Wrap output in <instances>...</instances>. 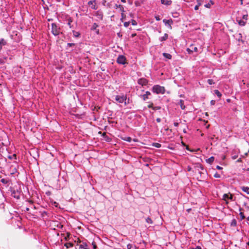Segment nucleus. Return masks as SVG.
<instances>
[{"label": "nucleus", "mask_w": 249, "mask_h": 249, "mask_svg": "<svg viewBox=\"0 0 249 249\" xmlns=\"http://www.w3.org/2000/svg\"><path fill=\"white\" fill-rule=\"evenodd\" d=\"M115 99L117 102H118L119 103H123L124 102L125 105L127 104L126 102V96L125 95H116L115 96Z\"/></svg>", "instance_id": "nucleus-5"}, {"label": "nucleus", "mask_w": 249, "mask_h": 249, "mask_svg": "<svg viewBox=\"0 0 249 249\" xmlns=\"http://www.w3.org/2000/svg\"><path fill=\"white\" fill-rule=\"evenodd\" d=\"M188 171H190V168L188 167Z\"/></svg>", "instance_id": "nucleus-64"}, {"label": "nucleus", "mask_w": 249, "mask_h": 249, "mask_svg": "<svg viewBox=\"0 0 249 249\" xmlns=\"http://www.w3.org/2000/svg\"><path fill=\"white\" fill-rule=\"evenodd\" d=\"M241 189H242V190L243 192H246L247 194H249V187L242 186L241 187Z\"/></svg>", "instance_id": "nucleus-16"}, {"label": "nucleus", "mask_w": 249, "mask_h": 249, "mask_svg": "<svg viewBox=\"0 0 249 249\" xmlns=\"http://www.w3.org/2000/svg\"><path fill=\"white\" fill-rule=\"evenodd\" d=\"M183 132H184V133H186V130H185V129H184V130H183Z\"/></svg>", "instance_id": "nucleus-59"}, {"label": "nucleus", "mask_w": 249, "mask_h": 249, "mask_svg": "<svg viewBox=\"0 0 249 249\" xmlns=\"http://www.w3.org/2000/svg\"><path fill=\"white\" fill-rule=\"evenodd\" d=\"M2 46L0 45V51L2 49Z\"/></svg>", "instance_id": "nucleus-57"}, {"label": "nucleus", "mask_w": 249, "mask_h": 249, "mask_svg": "<svg viewBox=\"0 0 249 249\" xmlns=\"http://www.w3.org/2000/svg\"><path fill=\"white\" fill-rule=\"evenodd\" d=\"M121 1L123 3H125L126 2L125 0H121Z\"/></svg>", "instance_id": "nucleus-54"}, {"label": "nucleus", "mask_w": 249, "mask_h": 249, "mask_svg": "<svg viewBox=\"0 0 249 249\" xmlns=\"http://www.w3.org/2000/svg\"><path fill=\"white\" fill-rule=\"evenodd\" d=\"M192 249H201L200 246H197L196 248H192Z\"/></svg>", "instance_id": "nucleus-48"}, {"label": "nucleus", "mask_w": 249, "mask_h": 249, "mask_svg": "<svg viewBox=\"0 0 249 249\" xmlns=\"http://www.w3.org/2000/svg\"><path fill=\"white\" fill-rule=\"evenodd\" d=\"M239 215L241 217V220H243L245 218V216H244L243 213L240 212Z\"/></svg>", "instance_id": "nucleus-32"}, {"label": "nucleus", "mask_w": 249, "mask_h": 249, "mask_svg": "<svg viewBox=\"0 0 249 249\" xmlns=\"http://www.w3.org/2000/svg\"><path fill=\"white\" fill-rule=\"evenodd\" d=\"M73 36L75 37H78L80 36L79 32L72 30Z\"/></svg>", "instance_id": "nucleus-20"}, {"label": "nucleus", "mask_w": 249, "mask_h": 249, "mask_svg": "<svg viewBox=\"0 0 249 249\" xmlns=\"http://www.w3.org/2000/svg\"><path fill=\"white\" fill-rule=\"evenodd\" d=\"M75 45V44L74 43H68L67 44V46L71 47H72V46H74Z\"/></svg>", "instance_id": "nucleus-37"}, {"label": "nucleus", "mask_w": 249, "mask_h": 249, "mask_svg": "<svg viewBox=\"0 0 249 249\" xmlns=\"http://www.w3.org/2000/svg\"><path fill=\"white\" fill-rule=\"evenodd\" d=\"M155 18H156V20H157V21H159L160 20V16H155Z\"/></svg>", "instance_id": "nucleus-41"}, {"label": "nucleus", "mask_w": 249, "mask_h": 249, "mask_svg": "<svg viewBox=\"0 0 249 249\" xmlns=\"http://www.w3.org/2000/svg\"><path fill=\"white\" fill-rule=\"evenodd\" d=\"M160 107H153L152 109L156 110L160 109Z\"/></svg>", "instance_id": "nucleus-39"}, {"label": "nucleus", "mask_w": 249, "mask_h": 249, "mask_svg": "<svg viewBox=\"0 0 249 249\" xmlns=\"http://www.w3.org/2000/svg\"><path fill=\"white\" fill-rule=\"evenodd\" d=\"M222 200L225 201L226 205H228L229 203V200L234 201L235 199L233 198V195L229 193L228 194H224L223 195Z\"/></svg>", "instance_id": "nucleus-4"}, {"label": "nucleus", "mask_w": 249, "mask_h": 249, "mask_svg": "<svg viewBox=\"0 0 249 249\" xmlns=\"http://www.w3.org/2000/svg\"><path fill=\"white\" fill-rule=\"evenodd\" d=\"M92 245L93 246V248L94 249H96V248H97V246L95 244V243L93 242L92 243Z\"/></svg>", "instance_id": "nucleus-43"}, {"label": "nucleus", "mask_w": 249, "mask_h": 249, "mask_svg": "<svg viewBox=\"0 0 249 249\" xmlns=\"http://www.w3.org/2000/svg\"><path fill=\"white\" fill-rule=\"evenodd\" d=\"M168 37V35L166 33L164 34V36H161L159 38V40L160 41H164L166 40Z\"/></svg>", "instance_id": "nucleus-15"}, {"label": "nucleus", "mask_w": 249, "mask_h": 249, "mask_svg": "<svg viewBox=\"0 0 249 249\" xmlns=\"http://www.w3.org/2000/svg\"><path fill=\"white\" fill-rule=\"evenodd\" d=\"M200 0H197L198 4L197 5H199V6L201 5V3L200 2Z\"/></svg>", "instance_id": "nucleus-51"}, {"label": "nucleus", "mask_w": 249, "mask_h": 249, "mask_svg": "<svg viewBox=\"0 0 249 249\" xmlns=\"http://www.w3.org/2000/svg\"><path fill=\"white\" fill-rule=\"evenodd\" d=\"M87 245L86 243H83L82 244L80 245V248L81 249H89L87 248Z\"/></svg>", "instance_id": "nucleus-27"}, {"label": "nucleus", "mask_w": 249, "mask_h": 249, "mask_svg": "<svg viewBox=\"0 0 249 249\" xmlns=\"http://www.w3.org/2000/svg\"><path fill=\"white\" fill-rule=\"evenodd\" d=\"M184 101L182 100H180L179 101V105L180 106V107L181 109H185V107L183 105Z\"/></svg>", "instance_id": "nucleus-29"}, {"label": "nucleus", "mask_w": 249, "mask_h": 249, "mask_svg": "<svg viewBox=\"0 0 249 249\" xmlns=\"http://www.w3.org/2000/svg\"><path fill=\"white\" fill-rule=\"evenodd\" d=\"M64 20L66 22L70 28H73V25L72 24L73 18L71 17H70L69 15H66Z\"/></svg>", "instance_id": "nucleus-6"}, {"label": "nucleus", "mask_w": 249, "mask_h": 249, "mask_svg": "<svg viewBox=\"0 0 249 249\" xmlns=\"http://www.w3.org/2000/svg\"><path fill=\"white\" fill-rule=\"evenodd\" d=\"M114 7L116 8V9H117L118 8L119 10V11L121 12H123V13H124L125 12L124 10V8L123 7V6L122 5H121V4H115Z\"/></svg>", "instance_id": "nucleus-13"}, {"label": "nucleus", "mask_w": 249, "mask_h": 249, "mask_svg": "<svg viewBox=\"0 0 249 249\" xmlns=\"http://www.w3.org/2000/svg\"><path fill=\"white\" fill-rule=\"evenodd\" d=\"M216 169H217L218 170H221V169H222V168L221 166H219V165H217L216 166Z\"/></svg>", "instance_id": "nucleus-49"}, {"label": "nucleus", "mask_w": 249, "mask_h": 249, "mask_svg": "<svg viewBox=\"0 0 249 249\" xmlns=\"http://www.w3.org/2000/svg\"><path fill=\"white\" fill-rule=\"evenodd\" d=\"M214 92L219 98L221 97L222 94L218 90H217V89L214 90Z\"/></svg>", "instance_id": "nucleus-25"}, {"label": "nucleus", "mask_w": 249, "mask_h": 249, "mask_svg": "<svg viewBox=\"0 0 249 249\" xmlns=\"http://www.w3.org/2000/svg\"><path fill=\"white\" fill-rule=\"evenodd\" d=\"M122 139L124 141H126L128 142H131L132 141V139L130 137H123V138H122Z\"/></svg>", "instance_id": "nucleus-23"}, {"label": "nucleus", "mask_w": 249, "mask_h": 249, "mask_svg": "<svg viewBox=\"0 0 249 249\" xmlns=\"http://www.w3.org/2000/svg\"><path fill=\"white\" fill-rule=\"evenodd\" d=\"M207 82L209 85H213L214 84V82L212 79H208Z\"/></svg>", "instance_id": "nucleus-34"}, {"label": "nucleus", "mask_w": 249, "mask_h": 249, "mask_svg": "<svg viewBox=\"0 0 249 249\" xmlns=\"http://www.w3.org/2000/svg\"><path fill=\"white\" fill-rule=\"evenodd\" d=\"M161 3L164 5H169L171 4L172 1L171 0H161Z\"/></svg>", "instance_id": "nucleus-14"}, {"label": "nucleus", "mask_w": 249, "mask_h": 249, "mask_svg": "<svg viewBox=\"0 0 249 249\" xmlns=\"http://www.w3.org/2000/svg\"><path fill=\"white\" fill-rule=\"evenodd\" d=\"M7 44L6 41L3 38L0 39V45L1 46H5Z\"/></svg>", "instance_id": "nucleus-19"}, {"label": "nucleus", "mask_w": 249, "mask_h": 249, "mask_svg": "<svg viewBox=\"0 0 249 249\" xmlns=\"http://www.w3.org/2000/svg\"><path fill=\"white\" fill-rule=\"evenodd\" d=\"M9 159L12 160L13 159H17V155L16 154H13L11 156H9L8 157Z\"/></svg>", "instance_id": "nucleus-30"}, {"label": "nucleus", "mask_w": 249, "mask_h": 249, "mask_svg": "<svg viewBox=\"0 0 249 249\" xmlns=\"http://www.w3.org/2000/svg\"><path fill=\"white\" fill-rule=\"evenodd\" d=\"M146 222L149 224H152L153 222L152 219L149 217L146 219Z\"/></svg>", "instance_id": "nucleus-31"}, {"label": "nucleus", "mask_w": 249, "mask_h": 249, "mask_svg": "<svg viewBox=\"0 0 249 249\" xmlns=\"http://www.w3.org/2000/svg\"><path fill=\"white\" fill-rule=\"evenodd\" d=\"M0 181L3 184L5 185H8V183L9 182V179L8 178H2L0 179Z\"/></svg>", "instance_id": "nucleus-17"}, {"label": "nucleus", "mask_w": 249, "mask_h": 249, "mask_svg": "<svg viewBox=\"0 0 249 249\" xmlns=\"http://www.w3.org/2000/svg\"><path fill=\"white\" fill-rule=\"evenodd\" d=\"M150 95L151 93L149 91H147L145 92L144 94L142 95L141 96L144 101H145L149 98V96Z\"/></svg>", "instance_id": "nucleus-12"}, {"label": "nucleus", "mask_w": 249, "mask_h": 249, "mask_svg": "<svg viewBox=\"0 0 249 249\" xmlns=\"http://www.w3.org/2000/svg\"><path fill=\"white\" fill-rule=\"evenodd\" d=\"M238 16L236 18V21L240 26H245L247 23V21L248 19V14L247 13L246 14H242L241 16L238 13Z\"/></svg>", "instance_id": "nucleus-1"}, {"label": "nucleus", "mask_w": 249, "mask_h": 249, "mask_svg": "<svg viewBox=\"0 0 249 249\" xmlns=\"http://www.w3.org/2000/svg\"><path fill=\"white\" fill-rule=\"evenodd\" d=\"M152 145V146H153L155 147H157V148H160L161 146V144L158 143V142L153 143V144Z\"/></svg>", "instance_id": "nucleus-28"}, {"label": "nucleus", "mask_w": 249, "mask_h": 249, "mask_svg": "<svg viewBox=\"0 0 249 249\" xmlns=\"http://www.w3.org/2000/svg\"><path fill=\"white\" fill-rule=\"evenodd\" d=\"M60 28L54 23L52 24V33L54 36H57L60 33Z\"/></svg>", "instance_id": "nucleus-3"}, {"label": "nucleus", "mask_w": 249, "mask_h": 249, "mask_svg": "<svg viewBox=\"0 0 249 249\" xmlns=\"http://www.w3.org/2000/svg\"><path fill=\"white\" fill-rule=\"evenodd\" d=\"M240 161H241V159L240 158V159H239L237 160V162H240Z\"/></svg>", "instance_id": "nucleus-53"}, {"label": "nucleus", "mask_w": 249, "mask_h": 249, "mask_svg": "<svg viewBox=\"0 0 249 249\" xmlns=\"http://www.w3.org/2000/svg\"><path fill=\"white\" fill-rule=\"evenodd\" d=\"M163 22L166 26H168V27L169 28H170V29L172 28L171 24L173 23V22L171 19H164L163 20Z\"/></svg>", "instance_id": "nucleus-11"}, {"label": "nucleus", "mask_w": 249, "mask_h": 249, "mask_svg": "<svg viewBox=\"0 0 249 249\" xmlns=\"http://www.w3.org/2000/svg\"><path fill=\"white\" fill-rule=\"evenodd\" d=\"M148 81L144 78H141L138 80V83L142 86H146L148 84Z\"/></svg>", "instance_id": "nucleus-8"}, {"label": "nucleus", "mask_w": 249, "mask_h": 249, "mask_svg": "<svg viewBox=\"0 0 249 249\" xmlns=\"http://www.w3.org/2000/svg\"><path fill=\"white\" fill-rule=\"evenodd\" d=\"M205 6H206V7H209V6L208 4H206V5H205Z\"/></svg>", "instance_id": "nucleus-58"}, {"label": "nucleus", "mask_w": 249, "mask_h": 249, "mask_svg": "<svg viewBox=\"0 0 249 249\" xmlns=\"http://www.w3.org/2000/svg\"><path fill=\"white\" fill-rule=\"evenodd\" d=\"M143 1L142 0H136L135 1V5L136 6H140L142 3Z\"/></svg>", "instance_id": "nucleus-21"}, {"label": "nucleus", "mask_w": 249, "mask_h": 249, "mask_svg": "<svg viewBox=\"0 0 249 249\" xmlns=\"http://www.w3.org/2000/svg\"><path fill=\"white\" fill-rule=\"evenodd\" d=\"M214 177H215L216 178H220V175L219 174H218L217 173H216L214 175Z\"/></svg>", "instance_id": "nucleus-38"}, {"label": "nucleus", "mask_w": 249, "mask_h": 249, "mask_svg": "<svg viewBox=\"0 0 249 249\" xmlns=\"http://www.w3.org/2000/svg\"><path fill=\"white\" fill-rule=\"evenodd\" d=\"M125 18V15L124 13L121 12V20L123 21V20Z\"/></svg>", "instance_id": "nucleus-33"}, {"label": "nucleus", "mask_w": 249, "mask_h": 249, "mask_svg": "<svg viewBox=\"0 0 249 249\" xmlns=\"http://www.w3.org/2000/svg\"><path fill=\"white\" fill-rule=\"evenodd\" d=\"M117 62L118 64L124 65L126 63V58L124 55H120L117 58Z\"/></svg>", "instance_id": "nucleus-7"}, {"label": "nucleus", "mask_w": 249, "mask_h": 249, "mask_svg": "<svg viewBox=\"0 0 249 249\" xmlns=\"http://www.w3.org/2000/svg\"><path fill=\"white\" fill-rule=\"evenodd\" d=\"M132 247V244H128L127 245V249H131Z\"/></svg>", "instance_id": "nucleus-40"}, {"label": "nucleus", "mask_w": 249, "mask_h": 249, "mask_svg": "<svg viewBox=\"0 0 249 249\" xmlns=\"http://www.w3.org/2000/svg\"><path fill=\"white\" fill-rule=\"evenodd\" d=\"M198 8H199V5H196L195 7V10H197L198 9Z\"/></svg>", "instance_id": "nucleus-47"}, {"label": "nucleus", "mask_w": 249, "mask_h": 249, "mask_svg": "<svg viewBox=\"0 0 249 249\" xmlns=\"http://www.w3.org/2000/svg\"><path fill=\"white\" fill-rule=\"evenodd\" d=\"M13 194H14V195H13V196L15 198H17V199L19 198L20 197H19V195H17L15 192H13Z\"/></svg>", "instance_id": "nucleus-35"}, {"label": "nucleus", "mask_w": 249, "mask_h": 249, "mask_svg": "<svg viewBox=\"0 0 249 249\" xmlns=\"http://www.w3.org/2000/svg\"><path fill=\"white\" fill-rule=\"evenodd\" d=\"M247 220H248V221H249V216L247 217Z\"/></svg>", "instance_id": "nucleus-61"}, {"label": "nucleus", "mask_w": 249, "mask_h": 249, "mask_svg": "<svg viewBox=\"0 0 249 249\" xmlns=\"http://www.w3.org/2000/svg\"><path fill=\"white\" fill-rule=\"evenodd\" d=\"M118 36H120V33H118Z\"/></svg>", "instance_id": "nucleus-63"}, {"label": "nucleus", "mask_w": 249, "mask_h": 249, "mask_svg": "<svg viewBox=\"0 0 249 249\" xmlns=\"http://www.w3.org/2000/svg\"><path fill=\"white\" fill-rule=\"evenodd\" d=\"M178 124H179L178 123H177V122H174V125L176 127H178Z\"/></svg>", "instance_id": "nucleus-45"}, {"label": "nucleus", "mask_w": 249, "mask_h": 249, "mask_svg": "<svg viewBox=\"0 0 249 249\" xmlns=\"http://www.w3.org/2000/svg\"><path fill=\"white\" fill-rule=\"evenodd\" d=\"M64 246L67 248H71V247H73V244L72 243H71V242H69V243H66L64 244Z\"/></svg>", "instance_id": "nucleus-24"}, {"label": "nucleus", "mask_w": 249, "mask_h": 249, "mask_svg": "<svg viewBox=\"0 0 249 249\" xmlns=\"http://www.w3.org/2000/svg\"><path fill=\"white\" fill-rule=\"evenodd\" d=\"M187 51L188 53L190 54L194 52H197L198 51V49L196 47H195L194 45H191L189 48L187 49Z\"/></svg>", "instance_id": "nucleus-10"}, {"label": "nucleus", "mask_w": 249, "mask_h": 249, "mask_svg": "<svg viewBox=\"0 0 249 249\" xmlns=\"http://www.w3.org/2000/svg\"><path fill=\"white\" fill-rule=\"evenodd\" d=\"M237 156H233V157H232V159H234V160H235V159H236V158H237Z\"/></svg>", "instance_id": "nucleus-52"}, {"label": "nucleus", "mask_w": 249, "mask_h": 249, "mask_svg": "<svg viewBox=\"0 0 249 249\" xmlns=\"http://www.w3.org/2000/svg\"><path fill=\"white\" fill-rule=\"evenodd\" d=\"M152 91L156 94H164L165 92V89L164 87L159 85H154L152 87Z\"/></svg>", "instance_id": "nucleus-2"}, {"label": "nucleus", "mask_w": 249, "mask_h": 249, "mask_svg": "<svg viewBox=\"0 0 249 249\" xmlns=\"http://www.w3.org/2000/svg\"><path fill=\"white\" fill-rule=\"evenodd\" d=\"M130 24V22H125L124 24L125 27H127Z\"/></svg>", "instance_id": "nucleus-36"}, {"label": "nucleus", "mask_w": 249, "mask_h": 249, "mask_svg": "<svg viewBox=\"0 0 249 249\" xmlns=\"http://www.w3.org/2000/svg\"><path fill=\"white\" fill-rule=\"evenodd\" d=\"M214 158L213 157H211L210 158H209L208 160H207V162L209 163H212L214 161Z\"/></svg>", "instance_id": "nucleus-26"}, {"label": "nucleus", "mask_w": 249, "mask_h": 249, "mask_svg": "<svg viewBox=\"0 0 249 249\" xmlns=\"http://www.w3.org/2000/svg\"><path fill=\"white\" fill-rule=\"evenodd\" d=\"M97 25H96V24L94 23V25H93V27H97Z\"/></svg>", "instance_id": "nucleus-56"}, {"label": "nucleus", "mask_w": 249, "mask_h": 249, "mask_svg": "<svg viewBox=\"0 0 249 249\" xmlns=\"http://www.w3.org/2000/svg\"><path fill=\"white\" fill-rule=\"evenodd\" d=\"M215 101L214 100H212L211 101V104L212 105H214L215 104Z\"/></svg>", "instance_id": "nucleus-46"}, {"label": "nucleus", "mask_w": 249, "mask_h": 249, "mask_svg": "<svg viewBox=\"0 0 249 249\" xmlns=\"http://www.w3.org/2000/svg\"><path fill=\"white\" fill-rule=\"evenodd\" d=\"M237 225V221L235 219H233L231 222V226L235 227Z\"/></svg>", "instance_id": "nucleus-22"}, {"label": "nucleus", "mask_w": 249, "mask_h": 249, "mask_svg": "<svg viewBox=\"0 0 249 249\" xmlns=\"http://www.w3.org/2000/svg\"><path fill=\"white\" fill-rule=\"evenodd\" d=\"M153 103H151L149 105H148V108H153Z\"/></svg>", "instance_id": "nucleus-44"}, {"label": "nucleus", "mask_w": 249, "mask_h": 249, "mask_svg": "<svg viewBox=\"0 0 249 249\" xmlns=\"http://www.w3.org/2000/svg\"><path fill=\"white\" fill-rule=\"evenodd\" d=\"M156 121H157L158 123H160V121H161V119H160V118H157V119H156Z\"/></svg>", "instance_id": "nucleus-50"}, {"label": "nucleus", "mask_w": 249, "mask_h": 249, "mask_svg": "<svg viewBox=\"0 0 249 249\" xmlns=\"http://www.w3.org/2000/svg\"><path fill=\"white\" fill-rule=\"evenodd\" d=\"M50 194H51V193H50V192H47V193H46V194H47L48 196L50 195Z\"/></svg>", "instance_id": "nucleus-55"}, {"label": "nucleus", "mask_w": 249, "mask_h": 249, "mask_svg": "<svg viewBox=\"0 0 249 249\" xmlns=\"http://www.w3.org/2000/svg\"><path fill=\"white\" fill-rule=\"evenodd\" d=\"M88 5L91 6L92 9L96 10L98 7L96 5V1L95 0L89 1L88 3Z\"/></svg>", "instance_id": "nucleus-9"}, {"label": "nucleus", "mask_w": 249, "mask_h": 249, "mask_svg": "<svg viewBox=\"0 0 249 249\" xmlns=\"http://www.w3.org/2000/svg\"><path fill=\"white\" fill-rule=\"evenodd\" d=\"M26 211H29V208H26Z\"/></svg>", "instance_id": "nucleus-60"}, {"label": "nucleus", "mask_w": 249, "mask_h": 249, "mask_svg": "<svg viewBox=\"0 0 249 249\" xmlns=\"http://www.w3.org/2000/svg\"><path fill=\"white\" fill-rule=\"evenodd\" d=\"M132 24L133 25H137V22L135 20H132Z\"/></svg>", "instance_id": "nucleus-42"}, {"label": "nucleus", "mask_w": 249, "mask_h": 249, "mask_svg": "<svg viewBox=\"0 0 249 249\" xmlns=\"http://www.w3.org/2000/svg\"><path fill=\"white\" fill-rule=\"evenodd\" d=\"M240 2H241V4H242V3H243V0H240Z\"/></svg>", "instance_id": "nucleus-62"}, {"label": "nucleus", "mask_w": 249, "mask_h": 249, "mask_svg": "<svg viewBox=\"0 0 249 249\" xmlns=\"http://www.w3.org/2000/svg\"><path fill=\"white\" fill-rule=\"evenodd\" d=\"M162 55L164 57L168 59H171L172 58V55L170 53H163Z\"/></svg>", "instance_id": "nucleus-18"}]
</instances>
